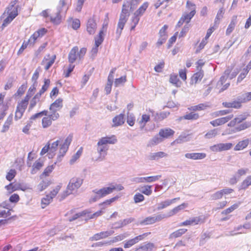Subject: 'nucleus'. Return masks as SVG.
<instances>
[{
	"label": "nucleus",
	"instance_id": "52",
	"mask_svg": "<svg viewBox=\"0 0 251 251\" xmlns=\"http://www.w3.org/2000/svg\"><path fill=\"white\" fill-rule=\"evenodd\" d=\"M246 119V117H236L227 124L229 127L235 126L237 124L242 123Z\"/></svg>",
	"mask_w": 251,
	"mask_h": 251
},
{
	"label": "nucleus",
	"instance_id": "19",
	"mask_svg": "<svg viewBox=\"0 0 251 251\" xmlns=\"http://www.w3.org/2000/svg\"><path fill=\"white\" fill-rule=\"evenodd\" d=\"M128 17L127 15L120 14L116 29V33L118 34L119 36L121 35Z\"/></svg>",
	"mask_w": 251,
	"mask_h": 251
},
{
	"label": "nucleus",
	"instance_id": "39",
	"mask_svg": "<svg viewBox=\"0 0 251 251\" xmlns=\"http://www.w3.org/2000/svg\"><path fill=\"white\" fill-rule=\"evenodd\" d=\"M251 185V175L248 176L241 182L239 190H245Z\"/></svg>",
	"mask_w": 251,
	"mask_h": 251
},
{
	"label": "nucleus",
	"instance_id": "7",
	"mask_svg": "<svg viewBox=\"0 0 251 251\" xmlns=\"http://www.w3.org/2000/svg\"><path fill=\"white\" fill-rule=\"evenodd\" d=\"M59 140L52 142L51 144L48 142L46 145L42 149L40 154L42 156L48 153L49 158H53L55 154L57 147L59 145Z\"/></svg>",
	"mask_w": 251,
	"mask_h": 251
},
{
	"label": "nucleus",
	"instance_id": "12",
	"mask_svg": "<svg viewBox=\"0 0 251 251\" xmlns=\"http://www.w3.org/2000/svg\"><path fill=\"white\" fill-rule=\"evenodd\" d=\"M87 213L88 212L86 211H83L81 212H76L75 209H72L66 213L65 216L66 217L68 221L69 222H72L81 217L86 215Z\"/></svg>",
	"mask_w": 251,
	"mask_h": 251
},
{
	"label": "nucleus",
	"instance_id": "15",
	"mask_svg": "<svg viewBox=\"0 0 251 251\" xmlns=\"http://www.w3.org/2000/svg\"><path fill=\"white\" fill-rule=\"evenodd\" d=\"M59 117L58 113H54L49 115L47 116L44 117L42 120V126L44 128L50 126L52 124V121L57 120Z\"/></svg>",
	"mask_w": 251,
	"mask_h": 251
},
{
	"label": "nucleus",
	"instance_id": "11",
	"mask_svg": "<svg viewBox=\"0 0 251 251\" xmlns=\"http://www.w3.org/2000/svg\"><path fill=\"white\" fill-rule=\"evenodd\" d=\"M151 234V232H146L142 234L137 236L133 238L126 240L124 245V247L125 249H127L131 247L136 244L138 243L139 241L143 240L146 237Z\"/></svg>",
	"mask_w": 251,
	"mask_h": 251
},
{
	"label": "nucleus",
	"instance_id": "41",
	"mask_svg": "<svg viewBox=\"0 0 251 251\" xmlns=\"http://www.w3.org/2000/svg\"><path fill=\"white\" fill-rule=\"evenodd\" d=\"M249 144V141L248 139H245L241 141H239L235 146L234 150V151H241L245 149L248 146Z\"/></svg>",
	"mask_w": 251,
	"mask_h": 251
},
{
	"label": "nucleus",
	"instance_id": "50",
	"mask_svg": "<svg viewBox=\"0 0 251 251\" xmlns=\"http://www.w3.org/2000/svg\"><path fill=\"white\" fill-rule=\"evenodd\" d=\"M109 14L108 13H106L105 15V18L104 19L102 27L99 32L105 34L107 31V27L109 24Z\"/></svg>",
	"mask_w": 251,
	"mask_h": 251
},
{
	"label": "nucleus",
	"instance_id": "28",
	"mask_svg": "<svg viewBox=\"0 0 251 251\" xmlns=\"http://www.w3.org/2000/svg\"><path fill=\"white\" fill-rule=\"evenodd\" d=\"M185 157L187 159L192 160H201L206 157V154L204 152L186 153Z\"/></svg>",
	"mask_w": 251,
	"mask_h": 251
},
{
	"label": "nucleus",
	"instance_id": "30",
	"mask_svg": "<svg viewBox=\"0 0 251 251\" xmlns=\"http://www.w3.org/2000/svg\"><path fill=\"white\" fill-rule=\"evenodd\" d=\"M43 93L41 92L40 91H39L38 92H37L31 99V100L29 102V105L28 107V110H31L37 104L38 102H39L40 101V99L42 95H43Z\"/></svg>",
	"mask_w": 251,
	"mask_h": 251
},
{
	"label": "nucleus",
	"instance_id": "44",
	"mask_svg": "<svg viewBox=\"0 0 251 251\" xmlns=\"http://www.w3.org/2000/svg\"><path fill=\"white\" fill-rule=\"evenodd\" d=\"M200 117V116L198 113H194V111H192L188 114H187L180 118V120L185 119L188 120H196L198 119Z\"/></svg>",
	"mask_w": 251,
	"mask_h": 251
},
{
	"label": "nucleus",
	"instance_id": "64",
	"mask_svg": "<svg viewBox=\"0 0 251 251\" xmlns=\"http://www.w3.org/2000/svg\"><path fill=\"white\" fill-rule=\"evenodd\" d=\"M54 168V165H51L47 166L44 170V172L42 174V176H48L52 172Z\"/></svg>",
	"mask_w": 251,
	"mask_h": 251
},
{
	"label": "nucleus",
	"instance_id": "25",
	"mask_svg": "<svg viewBox=\"0 0 251 251\" xmlns=\"http://www.w3.org/2000/svg\"><path fill=\"white\" fill-rule=\"evenodd\" d=\"M114 231L112 230L101 231L95 234L91 237V240L92 241H98L105 239L112 235Z\"/></svg>",
	"mask_w": 251,
	"mask_h": 251
},
{
	"label": "nucleus",
	"instance_id": "49",
	"mask_svg": "<svg viewBox=\"0 0 251 251\" xmlns=\"http://www.w3.org/2000/svg\"><path fill=\"white\" fill-rule=\"evenodd\" d=\"M53 199L49 195H46L41 200V204L42 208H45L49 205L52 201Z\"/></svg>",
	"mask_w": 251,
	"mask_h": 251
},
{
	"label": "nucleus",
	"instance_id": "4",
	"mask_svg": "<svg viewBox=\"0 0 251 251\" xmlns=\"http://www.w3.org/2000/svg\"><path fill=\"white\" fill-rule=\"evenodd\" d=\"M82 183V179L73 178L68 184L66 190L61 194V198L64 199L70 195L74 194L81 186Z\"/></svg>",
	"mask_w": 251,
	"mask_h": 251
},
{
	"label": "nucleus",
	"instance_id": "9",
	"mask_svg": "<svg viewBox=\"0 0 251 251\" xmlns=\"http://www.w3.org/2000/svg\"><path fill=\"white\" fill-rule=\"evenodd\" d=\"M124 189V187L121 184H116L115 185H110L109 187H103L96 191L95 193L99 198H103L112 193L114 190L121 191Z\"/></svg>",
	"mask_w": 251,
	"mask_h": 251
},
{
	"label": "nucleus",
	"instance_id": "27",
	"mask_svg": "<svg viewBox=\"0 0 251 251\" xmlns=\"http://www.w3.org/2000/svg\"><path fill=\"white\" fill-rule=\"evenodd\" d=\"M136 8V6L134 4H133L132 1H127L124 3L121 14L127 15V16H129V12L133 10Z\"/></svg>",
	"mask_w": 251,
	"mask_h": 251
},
{
	"label": "nucleus",
	"instance_id": "31",
	"mask_svg": "<svg viewBox=\"0 0 251 251\" xmlns=\"http://www.w3.org/2000/svg\"><path fill=\"white\" fill-rule=\"evenodd\" d=\"M237 16L234 15L232 16L231 21L226 30V35H229L233 31L237 24Z\"/></svg>",
	"mask_w": 251,
	"mask_h": 251
},
{
	"label": "nucleus",
	"instance_id": "3",
	"mask_svg": "<svg viewBox=\"0 0 251 251\" xmlns=\"http://www.w3.org/2000/svg\"><path fill=\"white\" fill-rule=\"evenodd\" d=\"M186 7L190 11V12H185L182 14L176 24L177 27L181 26L184 23H186L187 25L189 24L192 18L196 14V5L193 3L191 1H187Z\"/></svg>",
	"mask_w": 251,
	"mask_h": 251
},
{
	"label": "nucleus",
	"instance_id": "57",
	"mask_svg": "<svg viewBox=\"0 0 251 251\" xmlns=\"http://www.w3.org/2000/svg\"><path fill=\"white\" fill-rule=\"evenodd\" d=\"M239 206L238 203H235L230 206L229 207L226 209L225 210H223L221 214L224 215H226L230 213L231 212H233L234 210L237 209Z\"/></svg>",
	"mask_w": 251,
	"mask_h": 251
},
{
	"label": "nucleus",
	"instance_id": "20",
	"mask_svg": "<svg viewBox=\"0 0 251 251\" xmlns=\"http://www.w3.org/2000/svg\"><path fill=\"white\" fill-rule=\"evenodd\" d=\"M97 23L94 17L90 18L86 23V31L89 35H93L97 29Z\"/></svg>",
	"mask_w": 251,
	"mask_h": 251
},
{
	"label": "nucleus",
	"instance_id": "5",
	"mask_svg": "<svg viewBox=\"0 0 251 251\" xmlns=\"http://www.w3.org/2000/svg\"><path fill=\"white\" fill-rule=\"evenodd\" d=\"M87 52V49L81 48L79 50L77 46L74 47L68 54V61L71 64L74 63L76 60H81L83 59Z\"/></svg>",
	"mask_w": 251,
	"mask_h": 251
},
{
	"label": "nucleus",
	"instance_id": "6",
	"mask_svg": "<svg viewBox=\"0 0 251 251\" xmlns=\"http://www.w3.org/2000/svg\"><path fill=\"white\" fill-rule=\"evenodd\" d=\"M29 100L30 99H28L27 96H25L23 99L17 102L15 112V120L18 121L23 117L28 105H29Z\"/></svg>",
	"mask_w": 251,
	"mask_h": 251
},
{
	"label": "nucleus",
	"instance_id": "37",
	"mask_svg": "<svg viewBox=\"0 0 251 251\" xmlns=\"http://www.w3.org/2000/svg\"><path fill=\"white\" fill-rule=\"evenodd\" d=\"M241 100L240 101L234 100L232 102H224L222 104L226 108H234L238 109L241 107Z\"/></svg>",
	"mask_w": 251,
	"mask_h": 251
},
{
	"label": "nucleus",
	"instance_id": "26",
	"mask_svg": "<svg viewBox=\"0 0 251 251\" xmlns=\"http://www.w3.org/2000/svg\"><path fill=\"white\" fill-rule=\"evenodd\" d=\"M238 72V69L237 68H235V66L234 65H232L227 67V68L225 70L224 75L226 77H228L229 79H232L236 77Z\"/></svg>",
	"mask_w": 251,
	"mask_h": 251
},
{
	"label": "nucleus",
	"instance_id": "34",
	"mask_svg": "<svg viewBox=\"0 0 251 251\" xmlns=\"http://www.w3.org/2000/svg\"><path fill=\"white\" fill-rule=\"evenodd\" d=\"M187 203H183L170 210L168 213L167 217L173 216L178 213L180 210L183 209L187 206Z\"/></svg>",
	"mask_w": 251,
	"mask_h": 251
},
{
	"label": "nucleus",
	"instance_id": "2",
	"mask_svg": "<svg viewBox=\"0 0 251 251\" xmlns=\"http://www.w3.org/2000/svg\"><path fill=\"white\" fill-rule=\"evenodd\" d=\"M19 5L16 4L14 1H12L10 5L6 8L2 14V17H6L1 25L2 29L7 26L18 15Z\"/></svg>",
	"mask_w": 251,
	"mask_h": 251
},
{
	"label": "nucleus",
	"instance_id": "16",
	"mask_svg": "<svg viewBox=\"0 0 251 251\" xmlns=\"http://www.w3.org/2000/svg\"><path fill=\"white\" fill-rule=\"evenodd\" d=\"M9 204L6 202L0 203V218H7V220L10 219L9 217L11 214L12 209L9 208Z\"/></svg>",
	"mask_w": 251,
	"mask_h": 251
},
{
	"label": "nucleus",
	"instance_id": "14",
	"mask_svg": "<svg viewBox=\"0 0 251 251\" xmlns=\"http://www.w3.org/2000/svg\"><path fill=\"white\" fill-rule=\"evenodd\" d=\"M56 58L55 54L50 55V54H47L44 57L41 62V65L44 67L45 70L47 71L55 62Z\"/></svg>",
	"mask_w": 251,
	"mask_h": 251
},
{
	"label": "nucleus",
	"instance_id": "22",
	"mask_svg": "<svg viewBox=\"0 0 251 251\" xmlns=\"http://www.w3.org/2000/svg\"><path fill=\"white\" fill-rule=\"evenodd\" d=\"M105 34L100 32L95 37V47L92 49L91 52L94 54H97L98 51V47L100 46L104 40Z\"/></svg>",
	"mask_w": 251,
	"mask_h": 251
},
{
	"label": "nucleus",
	"instance_id": "54",
	"mask_svg": "<svg viewBox=\"0 0 251 251\" xmlns=\"http://www.w3.org/2000/svg\"><path fill=\"white\" fill-rule=\"evenodd\" d=\"M16 175L17 171L16 170L11 169L6 173L5 178L8 181H11L16 176Z\"/></svg>",
	"mask_w": 251,
	"mask_h": 251
},
{
	"label": "nucleus",
	"instance_id": "35",
	"mask_svg": "<svg viewBox=\"0 0 251 251\" xmlns=\"http://www.w3.org/2000/svg\"><path fill=\"white\" fill-rule=\"evenodd\" d=\"M179 199H180L179 197H178V198H176L170 200H166V201H162L158 204L157 209L158 210L163 209L170 206V205H171L173 203L175 202L176 201L179 200Z\"/></svg>",
	"mask_w": 251,
	"mask_h": 251
},
{
	"label": "nucleus",
	"instance_id": "48",
	"mask_svg": "<svg viewBox=\"0 0 251 251\" xmlns=\"http://www.w3.org/2000/svg\"><path fill=\"white\" fill-rule=\"evenodd\" d=\"M187 231V229L185 228L178 229L172 233L170 235V238L173 239L179 237L184 234Z\"/></svg>",
	"mask_w": 251,
	"mask_h": 251
},
{
	"label": "nucleus",
	"instance_id": "18",
	"mask_svg": "<svg viewBox=\"0 0 251 251\" xmlns=\"http://www.w3.org/2000/svg\"><path fill=\"white\" fill-rule=\"evenodd\" d=\"M233 117V115H228L225 117H220L210 122V124L213 126H221L227 123Z\"/></svg>",
	"mask_w": 251,
	"mask_h": 251
},
{
	"label": "nucleus",
	"instance_id": "43",
	"mask_svg": "<svg viewBox=\"0 0 251 251\" xmlns=\"http://www.w3.org/2000/svg\"><path fill=\"white\" fill-rule=\"evenodd\" d=\"M12 123H13V115H12V114H10L8 116L6 121L5 122V123L2 126L1 131L2 132L7 131L9 129L10 126L12 125Z\"/></svg>",
	"mask_w": 251,
	"mask_h": 251
},
{
	"label": "nucleus",
	"instance_id": "58",
	"mask_svg": "<svg viewBox=\"0 0 251 251\" xmlns=\"http://www.w3.org/2000/svg\"><path fill=\"white\" fill-rule=\"evenodd\" d=\"M140 191L147 196H150L152 193L151 186L144 185L141 187Z\"/></svg>",
	"mask_w": 251,
	"mask_h": 251
},
{
	"label": "nucleus",
	"instance_id": "29",
	"mask_svg": "<svg viewBox=\"0 0 251 251\" xmlns=\"http://www.w3.org/2000/svg\"><path fill=\"white\" fill-rule=\"evenodd\" d=\"M175 134V131L170 128H162L158 133L160 137L162 139H167L173 137Z\"/></svg>",
	"mask_w": 251,
	"mask_h": 251
},
{
	"label": "nucleus",
	"instance_id": "13",
	"mask_svg": "<svg viewBox=\"0 0 251 251\" xmlns=\"http://www.w3.org/2000/svg\"><path fill=\"white\" fill-rule=\"evenodd\" d=\"M4 188L7 190L9 194H12L13 192L18 190L25 191L28 188L26 186L20 183L15 184L11 182L7 185H5Z\"/></svg>",
	"mask_w": 251,
	"mask_h": 251
},
{
	"label": "nucleus",
	"instance_id": "8",
	"mask_svg": "<svg viewBox=\"0 0 251 251\" xmlns=\"http://www.w3.org/2000/svg\"><path fill=\"white\" fill-rule=\"evenodd\" d=\"M73 134H70L65 138L63 142L60 144L59 151L57 156V160L58 161H60L66 154L73 140Z\"/></svg>",
	"mask_w": 251,
	"mask_h": 251
},
{
	"label": "nucleus",
	"instance_id": "61",
	"mask_svg": "<svg viewBox=\"0 0 251 251\" xmlns=\"http://www.w3.org/2000/svg\"><path fill=\"white\" fill-rule=\"evenodd\" d=\"M36 84H33L29 88L25 96H27L28 99H30L32 95L36 90Z\"/></svg>",
	"mask_w": 251,
	"mask_h": 251
},
{
	"label": "nucleus",
	"instance_id": "47",
	"mask_svg": "<svg viewBox=\"0 0 251 251\" xmlns=\"http://www.w3.org/2000/svg\"><path fill=\"white\" fill-rule=\"evenodd\" d=\"M140 16L134 13L133 16L130 20V25H131V30H133L135 29L136 26L138 25L140 20Z\"/></svg>",
	"mask_w": 251,
	"mask_h": 251
},
{
	"label": "nucleus",
	"instance_id": "38",
	"mask_svg": "<svg viewBox=\"0 0 251 251\" xmlns=\"http://www.w3.org/2000/svg\"><path fill=\"white\" fill-rule=\"evenodd\" d=\"M154 248V244L149 242L144 245H141L136 248L135 251H152Z\"/></svg>",
	"mask_w": 251,
	"mask_h": 251
},
{
	"label": "nucleus",
	"instance_id": "21",
	"mask_svg": "<svg viewBox=\"0 0 251 251\" xmlns=\"http://www.w3.org/2000/svg\"><path fill=\"white\" fill-rule=\"evenodd\" d=\"M48 30L43 27L39 29L38 30L34 32L29 37V41L31 43H35L38 38L42 37L47 33Z\"/></svg>",
	"mask_w": 251,
	"mask_h": 251
},
{
	"label": "nucleus",
	"instance_id": "51",
	"mask_svg": "<svg viewBox=\"0 0 251 251\" xmlns=\"http://www.w3.org/2000/svg\"><path fill=\"white\" fill-rule=\"evenodd\" d=\"M148 2H145L134 13L141 17L145 12L146 9L148 7Z\"/></svg>",
	"mask_w": 251,
	"mask_h": 251
},
{
	"label": "nucleus",
	"instance_id": "33",
	"mask_svg": "<svg viewBox=\"0 0 251 251\" xmlns=\"http://www.w3.org/2000/svg\"><path fill=\"white\" fill-rule=\"evenodd\" d=\"M69 25L74 30H77L80 27V21L78 19L70 17L67 20Z\"/></svg>",
	"mask_w": 251,
	"mask_h": 251
},
{
	"label": "nucleus",
	"instance_id": "24",
	"mask_svg": "<svg viewBox=\"0 0 251 251\" xmlns=\"http://www.w3.org/2000/svg\"><path fill=\"white\" fill-rule=\"evenodd\" d=\"M165 217V216L161 215H158L156 216L153 217H148L141 222V224L144 225H151L156 223V222L162 220Z\"/></svg>",
	"mask_w": 251,
	"mask_h": 251
},
{
	"label": "nucleus",
	"instance_id": "36",
	"mask_svg": "<svg viewBox=\"0 0 251 251\" xmlns=\"http://www.w3.org/2000/svg\"><path fill=\"white\" fill-rule=\"evenodd\" d=\"M209 107V105L207 103H202L188 107V109L191 111H202Z\"/></svg>",
	"mask_w": 251,
	"mask_h": 251
},
{
	"label": "nucleus",
	"instance_id": "46",
	"mask_svg": "<svg viewBox=\"0 0 251 251\" xmlns=\"http://www.w3.org/2000/svg\"><path fill=\"white\" fill-rule=\"evenodd\" d=\"M167 156V153L163 151H159L151 154L150 155V159L151 160H158L159 158L166 157Z\"/></svg>",
	"mask_w": 251,
	"mask_h": 251
},
{
	"label": "nucleus",
	"instance_id": "55",
	"mask_svg": "<svg viewBox=\"0 0 251 251\" xmlns=\"http://www.w3.org/2000/svg\"><path fill=\"white\" fill-rule=\"evenodd\" d=\"M150 121V116L148 114H144L142 115L141 120L139 121V124L143 127H144L147 123Z\"/></svg>",
	"mask_w": 251,
	"mask_h": 251
},
{
	"label": "nucleus",
	"instance_id": "32",
	"mask_svg": "<svg viewBox=\"0 0 251 251\" xmlns=\"http://www.w3.org/2000/svg\"><path fill=\"white\" fill-rule=\"evenodd\" d=\"M113 125L112 126L116 127L123 125L125 123L124 114L123 113L120 114L114 117L112 120Z\"/></svg>",
	"mask_w": 251,
	"mask_h": 251
},
{
	"label": "nucleus",
	"instance_id": "45",
	"mask_svg": "<svg viewBox=\"0 0 251 251\" xmlns=\"http://www.w3.org/2000/svg\"><path fill=\"white\" fill-rule=\"evenodd\" d=\"M44 166V162L38 159L33 164L31 173L35 174L37 171L39 170Z\"/></svg>",
	"mask_w": 251,
	"mask_h": 251
},
{
	"label": "nucleus",
	"instance_id": "40",
	"mask_svg": "<svg viewBox=\"0 0 251 251\" xmlns=\"http://www.w3.org/2000/svg\"><path fill=\"white\" fill-rule=\"evenodd\" d=\"M203 76V72L201 70L195 73L191 78L192 84H196L198 82L200 81Z\"/></svg>",
	"mask_w": 251,
	"mask_h": 251
},
{
	"label": "nucleus",
	"instance_id": "42",
	"mask_svg": "<svg viewBox=\"0 0 251 251\" xmlns=\"http://www.w3.org/2000/svg\"><path fill=\"white\" fill-rule=\"evenodd\" d=\"M169 81L177 87H180L181 84V82L179 80L177 75L176 74H172L170 75Z\"/></svg>",
	"mask_w": 251,
	"mask_h": 251
},
{
	"label": "nucleus",
	"instance_id": "62",
	"mask_svg": "<svg viewBox=\"0 0 251 251\" xmlns=\"http://www.w3.org/2000/svg\"><path fill=\"white\" fill-rule=\"evenodd\" d=\"M126 81V76L124 75L120 78H116L114 81V85L118 87L121 85L124 84Z\"/></svg>",
	"mask_w": 251,
	"mask_h": 251
},
{
	"label": "nucleus",
	"instance_id": "53",
	"mask_svg": "<svg viewBox=\"0 0 251 251\" xmlns=\"http://www.w3.org/2000/svg\"><path fill=\"white\" fill-rule=\"evenodd\" d=\"M27 84L24 83L21 85L18 89L17 92L15 94V97H20L23 96L26 89Z\"/></svg>",
	"mask_w": 251,
	"mask_h": 251
},
{
	"label": "nucleus",
	"instance_id": "63",
	"mask_svg": "<svg viewBox=\"0 0 251 251\" xmlns=\"http://www.w3.org/2000/svg\"><path fill=\"white\" fill-rule=\"evenodd\" d=\"M224 14V10L223 8H220L216 15V17L215 19V24H219L220 21L223 18Z\"/></svg>",
	"mask_w": 251,
	"mask_h": 251
},
{
	"label": "nucleus",
	"instance_id": "1",
	"mask_svg": "<svg viewBox=\"0 0 251 251\" xmlns=\"http://www.w3.org/2000/svg\"><path fill=\"white\" fill-rule=\"evenodd\" d=\"M117 142V139L114 135L103 137L100 139L97 143V151L99 156L96 159V161H100L105 158L108 150V147L107 144H114Z\"/></svg>",
	"mask_w": 251,
	"mask_h": 251
},
{
	"label": "nucleus",
	"instance_id": "59",
	"mask_svg": "<svg viewBox=\"0 0 251 251\" xmlns=\"http://www.w3.org/2000/svg\"><path fill=\"white\" fill-rule=\"evenodd\" d=\"M251 126V122H245L236 126L235 128V131H240L246 129V128L250 127Z\"/></svg>",
	"mask_w": 251,
	"mask_h": 251
},
{
	"label": "nucleus",
	"instance_id": "10",
	"mask_svg": "<svg viewBox=\"0 0 251 251\" xmlns=\"http://www.w3.org/2000/svg\"><path fill=\"white\" fill-rule=\"evenodd\" d=\"M68 7H64L63 9H58L57 11L50 16V21L54 25H59L61 23L62 19L65 17V14Z\"/></svg>",
	"mask_w": 251,
	"mask_h": 251
},
{
	"label": "nucleus",
	"instance_id": "60",
	"mask_svg": "<svg viewBox=\"0 0 251 251\" xmlns=\"http://www.w3.org/2000/svg\"><path fill=\"white\" fill-rule=\"evenodd\" d=\"M62 187L61 184H59L54 187L49 194L52 199H53L60 191Z\"/></svg>",
	"mask_w": 251,
	"mask_h": 251
},
{
	"label": "nucleus",
	"instance_id": "56",
	"mask_svg": "<svg viewBox=\"0 0 251 251\" xmlns=\"http://www.w3.org/2000/svg\"><path fill=\"white\" fill-rule=\"evenodd\" d=\"M28 45L34 46V44L31 43V42L29 41V39L27 41H24L23 42L21 48L18 50V51L17 52V54L18 55L21 54L23 52L24 50L27 48V47Z\"/></svg>",
	"mask_w": 251,
	"mask_h": 251
},
{
	"label": "nucleus",
	"instance_id": "23",
	"mask_svg": "<svg viewBox=\"0 0 251 251\" xmlns=\"http://www.w3.org/2000/svg\"><path fill=\"white\" fill-rule=\"evenodd\" d=\"M63 99L59 98L50 105L49 109L51 111L52 114L58 113L57 111L63 107Z\"/></svg>",
	"mask_w": 251,
	"mask_h": 251
},
{
	"label": "nucleus",
	"instance_id": "17",
	"mask_svg": "<svg viewBox=\"0 0 251 251\" xmlns=\"http://www.w3.org/2000/svg\"><path fill=\"white\" fill-rule=\"evenodd\" d=\"M204 222V219L201 216L193 217L180 224V226H193L201 224Z\"/></svg>",
	"mask_w": 251,
	"mask_h": 251
}]
</instances>
